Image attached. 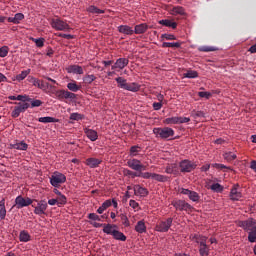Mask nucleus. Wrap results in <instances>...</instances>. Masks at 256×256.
Here are the masks:
<instances>
[{
  "label": "nucleus",
  "instance_id": "nucleus-1",
  "mask_svg": "<svg viewBox=\"0 0 256 256\" xmlns=\"http://www.w3.org/2000/svg\"><path fill=\"white\" fill-rule=\"evenodd\" d=\"M117 229L118 226L116 224H107L105 229H103V233H106V235H112L113 239L116 241H127V236Z\"/></svg>",
  "mask_w": 256,
  "mask_h": 256
},
{
  "label": "nucleus",
  "instance_id": "nucleus-2",
  "mask_svg": "<svg viewBox=\"0 0 256 256\" xmlns=\"http://www.w3.org/2000/svg\"><path fill=\"white\" fill-rule=\"evenodd\" d=\"M115 81L118 84L120 89H124L125 91H131L132 93H137L141 89V85L136 82L128 83L127 79L123 77H117Z\"/></svg>",
  "mask_w": 256,
  "mask_h": 256
},
{
  "label": "nucleus",
  "instance_id": "nucleus-3",
  "mask_svg": "<svg viewBox=\"0 0 256 256\" xmlns=\"http://www.w3.org/2000/svg\"><path fill=\"white\" fill-rule=\"evenodd\" d=\"M52 29L56 31H71V27L67 22L61 20V18H53L50 22Z\"/></svg>",
  "mask_w": 256,
  "mask_h": 256
},
{
  "label": "nucleus",
  "instance_id": "nucleus-4",
  "mask_svg": "<svg viewBox=\"0 0 256 256\" xmlns=\"http://www.w3.org/2000/svg\"><path fill=\"white\" fill-rule=\"evenodd\" d=\"M176 211H186V213H193V206L187 203L185 200H174L172 202Z\"/></svg>",
  "mask_w": 256,
  "mask_h": 256
},
{
  "label": "nucleus",
  "instance_id": "nucleus-5",
  "mask_svg": "<svg viewBox=\"0 0 256 256\" xmlns=\"http://www.w3.org/2000/svg\"><path fill=\"white\" fill-rule=\"evenodd\" d=\"M14 104L16 106L11 113V117H13V119H17V117H19L21 113H25L28 107H30L29 103L27 102H15Z\"/></svg>",
  "mask_w": 256,
  "mask_h": 256
},
{
  "label": "nucleus",
  "instance_id": "nucleus-6",
  "mask_svg": "<svg viewBox=\"0 0 256 256\" xmlns=\"http://www.w3.org/2000/svg\"><path fill=\"white\" fill-rule=\"evenodd\" d=\"M65 181H67V177L60 172H54L50 177V183L53 187H59L61 184L65 183Z\"/></svg>",
  "mask_w": 256,
  "mask_h": 256
},
{
  "label": "nucleus",
  "instance_id": "nucleus-7",
  "mask_svg": "<svg viewBox=\"0 0 256 256\" xmlns=\"http://www.w3.org/2000/svg\"><path fill=\"white\" fill-rule=\"evenodd\" d=\"M127 166L133 171H147V166L141 163V160L138 159H130L127 161Z\"/></svg>",
  "mask_w": 256,
  "mask_h": 256
},
{
  "label": "nucleus",
  "instance_id": "nucleus-8",
  "mask_svg": "<svg viewBox=\"0 0 256 256\" xmlns=\"http://www.w3.org/2000/svg\"><path fill=\"white\" fill-rule=\"evenodd\" d=\"M29 205H33V200L29 197L24 198L23 196H17L15 199V207L16 209H23V207H29Z\"/></svg>",
  "mask_w": 256,
  "mask_h": 256
},
{
  "label": "nucleus",
  "instance_id": "nucleus-9",
  "mask_svg": "<svg viewBox=\"0 0 256 256\" xmlns=\"http://www.w3.org/2000/svg\"><path fill=\"white\" fill-rule=\"evenodd\" d=\"M35 201L38 202L37 206H35V204H32V207H34L35 215H45V211H47V208L49 207V205L47 204V200Z\"/></svg>",
  "mask_w": 256,
  "mask_h": 256
},
{
  "label": "nucleus",
  "instance_id": "nucleus-10",
  "mask_svg": "<svg viewBox=\"0 0 256 256\" xmlns=\"http://www.w3.org/2000/svg\"><path fill=\"white\" fill-rule=\"evenodd\" d=\"M179 167L181 173H191V171H194V169H196L197 164L189 160H183L180 162Z\"/></svg>",
  "mask_w": 256,
  "mask_h": 256
},
{
  "label": "nucleus",
  "instance_id": "nucleus-11",
  "mask_svg": "<svg viewBox=\"0 0 256 256\" xmlns=\"http://www.w3.org/2000/svg\"><path fill=\"white\" fill-rule=\"evenodd\" d=\"M255 226H256V220L253 218H249L247 220L238 222V227H241L242 229H244V231L250 232Z\"/></svg>",
  "mask_w": 256,
  "mask_h": 256
},
{
  "label": "nucleus",
  "instance_id": "nucleus-12",
  "mask_svg": "<svg viewBox=\"0 0 256 256\" xmlns=\"http://www.w3.org/2000/svg\"><path fill=\"white\" fill-rule=\"evenodd\" d=\"M56 97L60 100L63 101V99H77V94L72 93L68 90H58L56 92Z\"/></svg>",
  "mask_w": 256,
  "mask_h": 256
},
{
  "label": "nucleus",
  "instance_id": "nucleus-13",
  "mask_svg": "<svg viewBox=\"0 0 256 256\" xmlns=\"http://www.w3.org/2000/svg\"><path fill=\"white\" fill-rule=\"evenodd\" d=\"M229 197L231 201H241L243 199V194L239 191V184L232 187Z\"/></svg>",
  "mask_w": 256,
  "mask_h": 256
},
{
  "label": "nucleus",
  "instance_id": "nucleus-14",
  "mask_svg": "<svg viewBox=\"0 0 256 256\" xmlns=\"http://www.w3.org/2000/svg\"><path fill=\"white\" fill-rule=\"evenodd\" d=\"M129 65V59L127 58H118L116 62L112 65V70L115 71L119 69V71L125 69Z\"/></svg>",
  "mask_w": 256,
  "mask_h": 256
},
{
  "label": "nucleus",
  "instance_id": "nucleus-15",
  "mask_svg": "<svg viewBox=\"0 0 256 256\" xmlns=\"http://www.w3.org/2000/svg\"><path fill=\"white\" fill-rule=\"evenodd\" d=\"M181 194L187 195V197H189L190 201H193L194 203L199 202V199H201V197L199 196V194L197 192L191 191L189 189L182 188Z\"/></svg>",
  "mask_w": 256,
  "mask_h": 256
},
{
  "label": "nucleus",
  "instance_id": "nucleus-16",
  "mask_svg": "<svg viewBox=\"0 0 256 256\" xmlns=\"http://www.w3.org/2000/svg\"><path fill=\"white\" fill-rule=\"evenodd\" d=\"M43 80H39L35 77H31L30 78V83H33L34 87H38V89H45V85H47V87H51V89H53V84H49L48 82H45Z\"/></svg>",
  "mask_w": 256,
  "mask_h": 256
},
{
  "label": "nucleus",
  "instance_id": "nucleus-17",
  "mask_svg": "<svg viewBox=\"0 0 256 256\" xmlns=\"http://www.w3.org/2000/svg\"><path fill=\"white\" fill-rule=\"evenodd\" d=\"M175 135V131L172 128L165 127L161 129V139H173V136Z\"/></svg>",
  "mask_w": 256,
  "mask_h": 256
},
{
  "label": "nucleus",
  "instance_id": "nucleus-18",
  "mask_svg": "<svg viewBox=\"0 0 256 256\" xmlns=\"http://www.w3.org/2000/svg\"><path fill=\"white\" fill-rule=\"evenodd\" d=\"M190 239L192 241H195V243H197L199 246L201 245H207V237L203 236L201 234H192L190 236Z\"/></svg>",
  "mask_w": 256,
  "mask_h": 256
},
{
  "label": "nucleus",
  "instance_id": "nucleus-19",
  "mask_svg": "<svg viewBox=\"0 0 256 256\" xmlns=\"http://www.w3.org/2000/svg\"><path fill=\"white\" fill-rule=\"evenodd\" d=\"M67 73H73L74 75H83V67L79 65H70L66 68Z\"/></svg>",
  "mask_w": 256,
  "mask_h": 256
},
{
  "label": "nucleus",
  "instance_id": "nucleus-20",
  "mask_svg": "<svg viewBox=\"0 0 256 256\" xmlns=\"http://www.w3.org/2000/svg\"><path fill=\"white\" fill-rule=\"evenodd\" d=\"M134 195L137 197H147L149 195V191L146 188L141 187V185H135Z\"/></svg>",
  "mask_w": 256,
  "mask_h": 256
},
{
  "label": "nucleus",
  "instance_id": "nucleus-21",
  "mask_svg": "<svg viewBox=\"0 0 256 256\" xmlns=\"http://www.w3.org/2000/svg\"><path fill=\"white\" fill-rule=\"evenodd\" d=\"M23 19H25V15L23 13H16L14 17L8 18V23H14V25H19V23H21Z\"/></svg>",
  "mask_w": 256,
  "mask_h": 256
},
{
  "label": "nucleus",
  "instance_id": "nucleus-22",
  "mask_svg": "<svg viewBox=\"0 0 256 256\" xmlns=\"http://www.w3.org/2000/svg\"><path fill=\"white\" fill-rule=\"evenodd\" d=\"M149 26L145 23L138 24L134 27V33L136 35H143V33H147Z\"/></svg>",
  "mask_w": 256,
  "mask_h": 256
},
{
  "label": "nucleus",
  "instance_id": "nucleus-23",
  "mask_svg": "<svg viewBox=\"0 0 256 256\" xmlns=\"http://www.w3.org/2000/svg\"><path fill=\"white\" fill-rule=\"evenodd\" d=\"M84 133H85L86 137H88V139H90V141H97V139H99V135L97 134V131H95L93 129L86 128L84 130Z\"/></svg>",
  "mask_w": 256,
  "mask_h": 256
},
{
  "label": "nucleus",
  "instance_id": "nucleus-24",
  "mask_svg": "<svg viewBox=\"0 0 256 256\" xmlns=\"http://www.w3.org/2000/svg\"><path fill=\"white\" fill-rule=\"evenodd\" d=\"M10 149H17L18 151H27L29 149V145L24 141L20 143L10 144Z\"/></svg>",
  "mask_w": 256,
  "mask_h": 256
},
{
  "label": "nucleus",
  "instance_id": "nucleus-25",
  "mask_svg": "<svg viewBox=\"0 0 256 256\" xmlns=\"http://www.w3.org/2000/svg\"><path fill=\"white\" fill-rule=\"evenodd\" d=\"M118 31H119V33H122L123 35H133V33H135L133 28L128 25H120L118 27Z\"/></svg>",
  "mask_w": 256,
  "mask_h": 256
},
{
  "label": "nucleus",
  "instance_id": "nucleus-26",
  "mask_svg": "<svg viewBox=\"0 0 256 256\" xmlns=\"http://www.w3.org/2000/svg\"><path fill=\"white\" fill-rule=\"evenodd\" d=\"M171 225H173V218H167L166 221H163L161 223V232L167 233V231H169V229L171 228Z\"/></svg>",
  "mask_w": 256,
  "mask_h": 256
},
{
  "label": "nucleus",
  "instance_id": "nucleus-27",
  "mask_svg": "<svg viewBox=\"0 0 256 256\" xmlns=\"http://www.w3.org/2000/svg\"><path fill=\"white\" fill-rule=\"evenodd\" d=\"M86 165H88V167H91L92 169H95L96 167H99V165H101V160L97 158H88L86 160Z\"/></svg>",
  "mask_w": 256,
  "mask_h": 256
},
{
  "label": "nucleus",
  "instance_id": "nucleus-28",
  "mask_svg": "<svg viewBox=\"0 0 256 256\" xmlns=\"http://www.w3.org/2000/svg\"><path fill=\"white\" fill-rule=\"evenodd\" d=\"M198 251L200 256H209L211 248L209 245L204 244V245L198 246Z\"/></svg>",
  "mask_w": 256,
  "mask_h": 256
},
{
  "label": "nucleus",
  "instance_id": "nucleus-29",
  "mask_svg": "<svg viewBox=\"0 0 256 256\" xmlns=\"http://www.w3.org/2000/svg\"><path fill=\"white\" fill-rule=\"evenodd\" d=\"M135 231L137 233H147V226H145V221L140 220L135 226Z\"/></svg>",
  "mask_w": 256,
  "mask_h": 256
},
{
  "label": "nucleus",
  "instance_id": "nucleus-30",
  "mask_svg": "<svg viewBox=\"0 0 256 256\" xmlns=\"http://www.w3.org/2000/svg\"><path fill=\"white\" fill-rule=\"evenodd\" d=\"M19 239L22 243H28V241H31V235H29V232L23 230L20 232Z\"/></svg>",
  "mask_w": 256,
  "mask_h": 256
},
{
  "label": "nucleus",
  "instance_id": "nucleus-31",
  "mask_svg": "<svg viewBox=\"0 0 256 256\" xmlns=\"http://www.w3.org/2000/svg\"><path fill=\"white\" fill-rule=\"evenodd\" d=\"M38 121L39 123H59V119L53 118L51 116L40 117Z\"/></svg>",
  "mask_w": 256,
  "mask_h": 256
},
{
  "label": "nucleus",
  "instance_id": "nucleus-32",
  "mask_svg": "<svg viewBox=\"0 0 256 256\" xmlns=\"http://www.w3.org/2000/svg\"><path fill=\"white\" fill-rule=\"evenodd\" d=\"M67 89L72 91V93H77V91H81V86L77 85V82L73 81L67 84Z\"/></svg>",
  "mask_w": 256,
  "mask_h": 256
},
{
  "label": "nucleus",
  "instance_id": "nucleus-33",
  "mask_svg": "<svg viewBox=\"0 0 256 256\" xmlns=\"http://www.w3.org/2000/svg\"><path fill=\"white\" fill-rule=\"evenodd\" d=\"M161 25L164 27H170L171 29H177V23L170 19L161 20Z\"/></svg>",
  "mask_w": 256,
  "mask_h": 256
},
{
  "label": "nucleus",
  "instance_id": "nucleus-34",
  "mask_svg": "<svg viewBox=\"0 0 256 256\" xmlns=\"http://www.w3.org/2000/svg\"><path fill=\"white\" fill-rule=\"evenodd\" d=\"M7 217V209H5V199L0 201V219H5Z\"/></svg>",
  "mask_w": 256,
  "mask_h": 256
},
{
  "label": "nucleus",
  "instance_id": "nucleus-35",
  "mask_svg": "<svg viewBox=\"0 0 256 256\" xmlns=\"http://www.w3.org/2000/svg\"><path fill=\"white\" fill-rule=\"evenodd\" d=\"M183 75L187 79H197V77H199V73L195 70H187V72L184 73Z\"/></svg>",
  "mask_w": 256,
  "mask_h": 256
},
{
  "label": "nucleus",
  "instance_id": "nucleus-36",
  "mask_svg": "<svg viewBox=\"0 0 256 256\" xmlns=\"http://www.w3.org/2000/svg\"><path fill=\"white\" fill-rule=\"evenodd\" d=\"M29 73H31V69L23 70L20 74L16 75V81H23Z\"/></svg>",
  "mask_w": 256,
  "mask_h": 256
},
{
  "label": "nucleus",
  "instance_id": "nucleus-37",
  "mask_svg": "<svg viewBox=\"0 0 256 256\" xmlns=\"http://www.w3.org/2000/svg\"><path fill=\"white\" fill-rule=\"evenodd\" d=\"M95 79H97V77L95 75L88 74L83 77V83H85L86 85H91V83H93V81H95Z\"/></svg>",
  "mask_w": 256,
  "mask_h": 256
},
{
  "label": "nucleus",
  "instance_id": "nucleus-38",
  "mask_svg": "<svg viewBox=\"0 0 256 256\" xmlns=\"http://www.w3.org/2000/svg\"><path fill=\"white\" fill-rule=\"evenodd\" d=\"M123 173H124L125 177H131L132 179H135V177H139V172L138 171L133 172L129 169H124Z\"/></svg>",
  "mask_w": 256,
  "mask_h": 256
},
{
  "label": "nucleus",
  "instance_id": "nucleus-39",
  "mask_svg": "<svg viewBox=\"0 0 256 256\" xmlns=\"http://www.w3.org/2000/svg\"><path fill=\"white\" fill-rule=\"evenodd\" d=\"M211 191H214V193H223V186L219 183H214L210 186Z\"/></svg>",
  "mask_w": 256,
  "mask_h": 256
},
{
  "label": "nucleus",
  "instance_id": "nucleus-40",
  "mask_svg": "<svg viewBox=\"0 0 256 256\" xmlns=\"http://www.w3.org/2000/svg\"><path fill=\"white\" fill-rule=\"evenodd\" d=\"M141 153V147L140 146H132L130 148V157H137Z\"/></svg>",
  "mask_w": 256,
  "mask_h": 256
},
{
  "label": "nucleus",
  "instance_id": "nucleus-41",
  "mask_svg": "<svg viewBox=\"0 0 256 256\" xmlns=\"http://www.w3.org/2000/svg\"><path fill=\"white\" fill-rule=\"evenodd\" d=\"M162 47H173L175 49H179L181 47L180 42H163Z\"/></svg>",
  "mask_w": 256,
  "mask_h": 256
},
{
  "label": "nucleus",
  "instance_id": "nucleus-42",
  "mask_svg": "<svg viewBox=\"0 0 256 256\" xmlns=\"http://www.w3.org/2000/svg\"><path fill=\"white\" fill-rule=\"evenodd\" d=\"M33 43H35L36 47H44L45 38H32Z\"/></svg>",
  "mask_w": 256,
  "mask_h": 256
},
{
  "label": "nucleus",
  "instance_id": "nucleus-43",
  "mask_svg": "<svg viewBox=\"0 0 256 256\" xmlns=\"http://www.w3.org/2000/svg\"><path fill=\"white\" fill-rule=\"evenodd\" d=\"M224 159L226 161H235V159H237V155H235L233 152H227L224 154Z\"/></svg>",
  "mask_w": 256,
  "mask_h": 256
},
{
  "label": "nucleus",
  "instance_id": "nucleus-44",
  "mask_svg": "<svg viewBox=\"0 0 256 256\" xmlns=\"http://www.w3.org/2000/svg\"><path fill=\"white\" fill-rule=\"evenodd\" d=\"M173 13L175 15H185V8L181 6H176L173 8Z\"/></svg>",
  "mask_w": 256,
  "mask_h": 256
},
{
  "label": "nucleus",
  "instance_id": "nucleus-45",
  "mask_svg": "<svg viewBox=\"0 0 256 256\" xmlns=\"http://www.w3.org/2000/svg\"><path fill=\"white\" fill-rule=\"evenodd\" d=\"M191 121V118L188 117H176V125L182 124V123H189Z\"/></svg>",
  "mask_w": 256,
  "mask_h": 256
},
{
  "label": "nucleus",
  "instance_id": "nucleus-46",
  "mask_svg": "<svg viewBox=\"0 0 256 256\" xmlns=\"http://www.w3.org/2000/svg\"><path fill=\"white\" fill-rule=\"evenodd\" d=\"M56 200L58 201V205H65L67 203V197L63 194L57 196Z\"/></svg>",
  "mask_w": 256,
  "mask_h": 256
},
{
  "label": "nucleus",
  "instance_id": "nucleus-47",
  "mask_svg": "<svg viewBox=\"0 0 256 256\" xmlns=\"http://www.w3.org/2000/svg\"><path fill=\"white\" fill-rule=\"evenodd\" d=\"M191 115L194 117V119H199V117H205V112L193 110Z\"/></svg>",
  "mask_w": 256,
  "mask_h": 256
},
{
  "label": "nucleus",
  "instance_id": "nucleus-48",
  "mask_svg": "<svg viewBox=\"0 0 256 256\" xmlns=\"http://www.w3.org/2000/svg\"><path fill=\"white\" fill-rule=\"evenodd\" d=\"M70 119L71 121H81V119H83V115L79 113H72L70 114Z\"/></svg>",
  "mask_w": 256,
  "mask_h": 256
},
{
  "label": "nucleus",
  "instance_id": "nucleus-49",
  "mask_svg": "<svg viewBox=\"0 0 256 256\" xmlns=\"http://www.w3.org/2000/svg\"><path fill=\"white\" fill-rule=\"evenodd\" d=\"M9 55V47L3 46L0 48V57H7Z\"/></svg>",
  "mask_w": 256,
  "mask_h": 256
},
{
  "label": "nucleus",
  "instance_id": "nucleus-50",
  "mask_svg": "<svg viewBox=\"0 0 256 256\" xmlns=\"http://www.w3.org/2000/svg\"><path fill=\"white\" fill-rule=\"evenodd\" d=\"M17 101H22V103H29V101H31V98L27 95H18Z\"/></svg>",
  "mask_w": 256,
  "mask_h": 256
},
{
  "label": "nucleus",
  "instance_id": "nucleus-51",
  "mask_svg": "<svg viewBox=\"0 0 256 256\" xmlns=\"http://www.w3.org/2000/svg\"><path fill=\"white\" fill-rule=\"evenodd\" d=\"M161 39H166V41H175L177 38L173 34H162Z\"/></svg>",
  "mask_w": 256,
  "mask_h": 256
},
{
  "label": "nucleus",
  "instance_id": "nucleus-52",
  "mask_svg": "<svg viewBox=\"0 0 256 256\" xmlns=\"http://www.w3.org/2000/svg\"><path fill=\"white\" fill-rule=\"evenodd\" d=\"M28 103H31V107H41L43 105V102L41 100H33L28 101Z\"/></svg>",
  "mask_w": 256,
  "mask_h": 256
},
{
  "label": "nucleus",
  "instance_id": "nucleus-53",
  "mask_svg": "<svg viewBox=\"0 0 256 256\" xmlns=\"http://www.w3.org/2000/svg\"><path fill=\"white\" fill-rule=\"evenodd\" d=\"M88 219H90V221H101V216L95 213H90L88 214Z\"/></svg>",
  "mask_w": 256,
  "mask_h": 256
},
{
  "label": "nucleus",
  "instance_id": "nucleus-54",
  "mask_svg": "<svg viewBox=\"0 0 256 256\" xmlns=\"http://www.w3.org/2000/svg\"><path fill=\"white\" fill-rule=\"evenodd\" d=\"M176 169H177V167L175 166V164H171L166 167V173L171 175V174L175 173Z\"/></svg>",
  "mask_w": 256,
  "mask_h": 256
},
{
  "label": "nucleus",
  "instance_id": "nucleus-55",
  "mask_svg": "<svg viewBox=\"0 0 256 256\" xmlns=\"http://www.w3.org/2000/svg\"><path fill=\"white\" fill-rule=\"evenodd\" d=\"M212 167H214V169H219L220 171H223V169H231L230 167H227L224 164L219 163L212 164Z\"/></svg>",
  "mask_w": 256,
  "mask_h": 256
},
{
  "label": "nucleus",
  "instance_id": "nucleus-56",
  "mask_svg": "<svg viewBox=\"0 0 256 256\" xmlns=\"http://www.w3.org/2000/svg\"><path fill=\"white\" fill-rule=\"evenodd\" d=\"M199 51H202L203 53H210L211 51H215V48L209 46H201Z\"/></svg>",
  "mask_w": 256,
  "mask_h": 256
},
{
  "label": "nucleus",
  "instance_id": "nucleus-57",
  "mask_svg": "<svg viewBox=\"0 0 256 256\" xmlns=\"http://www.w3.org/2000/svg\"><path fill=\"white\" fill-rule=\"evenodd\" d=\"M138 177H142V179H151V173L140 171Z\"/></svg>",
  "mask_w": 256,
  "mask_h": 256
},
{
  "label": "nucleus",
  "instance_id": "nucleus-58",
  "mask_svg": "<svg viewBox=\"0 0 256 256\" xmlns=\"http://www.w3.org/2000/svg\"><path fill=\"white\" fill-rule=\"evenodd\" d=\"M90 12L91 13H96L97 15H101L102 13H104L103 10H101V9L95 7V6L90 7Z\"/></svg>",
  "mask_w": 256,
  "mask_h": 256
},
{
  "label": "nucleus",
  "instance_id": "nucleus-59",
  "mask_svg": "<svg viewBox=\"0 0 256 256\" xmlns=\"http://www.w3.org/2000/svg\"><path fill=\"white\" fill-rule=\"evenodd\" d=\"M121 220H122V223H123L124 227H129V225H130L129 218H127L126 215L122 214L121 215Z\"/></svg>",
  "mask_w": 256,
  "mask_h": 256
},
{
  "label": "nucleus",
  "instance_id": "nucleus-60",
  "mask_svg": "<svg viewBox=\"0 0 256 256\" xmlns=\"http://www.w3.org/2000/svg\"><path fill=\"white\" fill-rule=\"evenodd\" d=\"M176 117H172V118H167L164 120V123H166V125H176Z\"/></svg>",
  "mask_w": 256,
  "mask_h": 256
},
{
  "label": "nucleus",
  "instance_id": "nucleus-61",
  "mask_svg": "<svg viewBox=\"0 0 256 256\" xmlns=\"http://www.w3.org/2000/svg\"><path fill=\"white\" fill-rule=\"evenodd\" d=\"M198 96L204 99H209L211 97L210 92H198Z\"/></svg>",
  "mask_w": 256,
  "mask_h": 256
},
{
  "label": "nucleus",
  "instance_id": "nucleus-62",
  "mask_svg": "<svg viewBox=\"0 0 256 256\" xmlns=\"http://www.w3.org/2000/svg\"><path fill=\"white\" fill-rule=\"evenodd\" d=\"M112 203L111 200H106L101 206L103 207L104 211H107V209H109V207H111Z\"/></svg>",
  "mask_w": 256,
  "mask_h": 256
},
{
  "label": "nucleus",
  "instance_id": "nucleus-63",
  "mask_svg": "<svg viewBox=\"0 0 256 256\" xmlns=\"http://www.w3.org/2000/svg\"><path fill=\"white\" fill-rule=\"evenodd\" d=\"M90 225H92V227H95L96 229H99V227H103V229H105V226H107V224H101L98 222H90Z\"/></svg>",
  "mask_w": 256,
  "mask_h": 256
},
{
  "label": "nucleus",
  "instance_id": "nucleus-64",
  "mask_svg": "<svg viewBox=\"0 0 256 256\" xmlns=\"http://www.w3.org/2000/svg\"><path fill=\"white\" fill-rule=\"evenodd\" d=\"M129 205H130V207H132V209H138L139 208V203H137V201H135V200H130Z\"/></svg>",
  "mask_w": 256,
  "mask_h": 256
}]
</instances>
